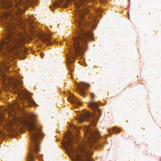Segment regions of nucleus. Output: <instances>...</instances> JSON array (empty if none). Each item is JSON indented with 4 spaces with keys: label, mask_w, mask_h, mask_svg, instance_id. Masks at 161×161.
<instances>
[{
    "label": "nucleus",
    "mask_w": 161,
    "mask_h": 161,
    "mask_svg": "<svg viewBox=\"0 0 161 161\" xmlns=\"http://www.w3.org/2000/svg\"><path fill=\"white\" fill-rule=\"evenodd\" d=\"M94 0H61L57 3L54 4L55 7L60 6L67 7L72 1L75 2L74 4L76 9L79 16L77 22L75 23L77 26L76 36L73 37L74 44L72 46V53L74 52L76 54L79 53L83 54L87 49V44L89 40H91L93 34L91 31H87L84 27H89L91 28L93 25L90 21H87L83 18L84 12L80 9V7H83L85 3L89 1H93Z\"/></svg>",
    "instance_id": "obj_1"
},
{
    "label": "nucleus",
    "mask_w": 161,
    "mask_h": 161,
    "mask_svg": "<svg viewBox=\"0 0 161 161\" xmlns=\"http://www.w3.org/2000/svg\"><path fill=\"white\" fill-rule=\"evenodd\" d=\"M100 137L98 130L90 131L88 132L86 142L80 144L78 147H75L72 145L73 139L68 138L64 142L65 147L68 153H75L77 161H93L90 157L93 154V152L90 151L89 149L96 147L95 144Z\"/></svg>",
    "instance_id": "obj_2"
},
{
    "label": "nucleus",
    "mask_w": 161,
    "mask_h": 161,
    "mask_svg": "<svg viewBox=\"0 0 161 161\" xmlns=\"http://www.w3.org/2000/svg\"><path fill=\"white\" fill-rule=\"evenodd\" d=\"M9 15L8 14H4L3 21L7 33L5 36L4 39L0 43V55L5 57L6 52L9 53L16 49L23 42L22 40L15 38L13 36V31L15 27V23L8 18Z\"/></svg>",
    "instance_id": "obj_3"
},
{
    "label": "nucleus",
    "mask_w": 161,
    "mask_h": 161,
    "mask_svg": "<svg viewBox=\"0 0 161 161\" xmlns=\"http://www.w3.org/2000/svg\"><path fill=\"white\" fill-rule=\"evenodd\" d=\"M26 124L30 132L32 140L31 146L30 149V153L28 155L27 161H34V153H35L37 158L40 159L42 158V155H38L37 153L39 151V139L42 138L43 136L41 129L36 126L32 121L26 122Z\"/></svg>",
    "instance_id": "obj_4"
},
{
    "label": "nucleus",
    "mask_w": 161,
    "mask_h": 161,
    "mask_svg": "<svg viewBox=\"0 0 161 161\" xmlns=\"http://www.w3.org/2000/svg\"><path fill=\"white\" fill-rule=\"evenodd\" d=\"M89 106L93 109L94 114H92L86 111L83 114H79L75 119L80 123H82L85 120L89 121L92 125L95 126L97 124L98 118L101 115V111L98 108V104L96 102H91L89 104Z\"/></svg>",
    "instance_id": "obj_5"
},
{
    "label": "nucleus",
    "mask_w": 161,
    "mask_h": 161,
    "mask_svg": "<svg viewBox=\"0 0 161 161\" xmlns=\"http://www.w3.org/2000/svg\"><path fill=\"white\" fill-rule=\"evenodd\" d=\"M78 87L77 91L80 95L84 96L85 92L84 91L85 88H87L90 86L89 84L82 83L80 84H77Z\"/></svg>",
    "instance_id": "obj_6"
},
{
    "label": "nucleus",
    "mask_w": 161,
    "mask_h": 161,
    "mask_svg": "<svg viewBox=\"0 0 161 161\" xmlns=\"http://www.w3.org/2000/svg\"><path fill=\"white\" fill-rule=\"evenodd\" d=\"M22 93L23 97L25 100H26L30 105H34L36 103L34 100L31 97L28 93L26 92H22Z\"/></svg>",
    "instance_id": "obj_7"
},
{
    "label": "nucleus",
    "mask_w": 161,
    "mask_h": 161,
    "mask_svg": "<svg viewBox=\"0 0 161 161\" xmlns=\"http://www.w3.org/2000/svg\"><path fill=\"white\" fill-rule=\"evenodd\" d=\"M9 68V65L6 60L2 62L0 64V75H2L4 69H8Z\"/></svg>",
    "instance_id": "obj_8"
},
{
    "label": "nucleus",
    "mask_w": 161,
    "mask_h": 161,
    "mask_svg": "<svg viewBox=\"0 0 161 161\" xmlns=\"http://www.w3.org/2000/svg\"><path fill=\"white\" fill-rule=\"evenodd\" d=\"M69 102L73 103L77 105H80L81 103L78 100L77 98L74 95H70L68 98Z\"/></svg>",
    "instance_id": "obj_9"
},
{
    "label": "nucleus",
    "mask_w": 161,
    "mask_h": 161,
    "mask_svg": "<svg viewBox=\"0 0 161 161\" xmlns=\"http://www.w3.org/2000/svg\"><path fill=\"white\" fill-rule=\"evenodd\" d=\"M108 130L109 132V133L111 135L112 133V131H113L115 133L116 132L119 133L120 131V130L119 129L117 128L116 127H113L111 129L108 128Z\"/></svg>",
    "instance_id": "obj_10"
},
{
    "label": "nucleus",
    "mask_w": 161,
    "mask_h": 161,
    "mask_svg": "<svg viewBox=\"0 0 161 161\" xmlns=\"http://www.w3.org/2000/svg\"><path fill=\"white\" fill-rule=\"evenodd\" d=\"M43 40L46 42L48 43H51L50 40L51 39V36L50 35L47 34L44 36H42Z\"/></svg>",
    "instance_id": "obj_11"
},
{
    "label": "nucleus",
    "mask_w": 161,
    "mask_h": 161,
    "mask_svg": "<svg viewBox=\"0 0 161 161\" xmlns=\"http://www.w3.org/2000/svg\"><path fill=\"white\" fill-rule=\"evenodd\" d=\"M22 82H20L19 80H17L15 86V87H17L18 85H19V86H21L22 85Z\"/></svg>",
    "instance_id": "obj_12"
},
{
    "label": "nucleus",
    "mask_w": 161,
    "mask_h": 161,
    "mask_svg": "<svg viewBox=\"0 0 161 161\" xmlns=\"http://www.w3.org/2000/svg\"><path fill=\"white\" fill-rule=\"evenodd\" d=\"M72 128H73V129H75V130H76V131L78 132L79 133V131L78 130V128L75 125H73L72 127H71Z\"/></svg>",
    "instance_id": "obj_13"
},
{
    "label": "nucleus",
    "mask_w": 161,
    "mask_h": 161,
    "mask_svg": "<svg viewBox=\"0 0 161 161\" xmlns=\"http://www.w3.org/2000/svg\"><path fill=\"white\" fill-rule=\"evenodd\" d=\"M102 3H105L107 2V0H99Z\"/></svg>",
    "instance_id": "obj_14"
},
{
    "label": "nucleus",
    "mask_w": 161,
    "mask_h": 161,
    "mask_svg": "<svg viewBox=\"0 0 161 161\" xmlns=\"http://www.w3.org/2000/svg\"><path fill=\"white\" fill-rule=\"evenodd\" d=\"M91 98L93 99V98L95 97V95L93 93H91Z\"/></svg>",
    "instance_id": "obj_15"
},
{
    "label": "nucleus",
    "mask_w": 161,
    "mask_h": 161,
    "mask_svg": "<svg viewBox=\"0 0 161 161\" xmlns=\"http://www.w3.org/2000/svg\"><path fill=\"white\" fill-rule=\"evenodd\" d=\"M30 116L32 118H34L35 117V115L33 114H31L30 115Z\"/></svg>",
    "instance_id": "obj_16"
},
{
    "label": "nucleus",
    "mask_w": 161,
    "mask_h": 161,
    "mask_svg": "<svg viewBox=\"0 0 161 161\" xmlns=\"http://www.w3.org/2000/svg\"><path fill=\"white\" fill-rule=\"evenodd\" d=\"M92 22H93V21H94V20L95 19V18L94 17H92Z\"/></svg>",
    "instance_id": "obj_17"
},
{
    "label": "nucleus",
    "mask_w": 161,
    "mask_h": 161,
    "mask_svg": "<svg viewBox=\"0 0 161 161\" xmlns=\"http://www.w3.org/2000/svg\"><path fill=\"white\" fill-rule=\"evenodd\" d=\"M42 56H43V55H41V57H42Z\"/></svg>",
    "instance_id": "obj_18"
},
{
    "label": "nucleus",
    "mask_w": 161,
    "mask_h": 161,
    "mask_svg": "<svg viewBox=\"0 0 161 161\" xmlns=\"http://www.w3.org/2000/svg\"><path fill=\"white\" fill-rule=\"evenodd\" d=\"M42 56H43V55H41V57H42Z\"/></svg>",
    "instance_id": "obj_19"
}]
</instances>
